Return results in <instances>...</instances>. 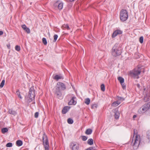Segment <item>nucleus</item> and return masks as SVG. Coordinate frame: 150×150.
Masks as SVG:
<instances>
[{
	"instance_id": "nucleus-39",
	"label": "nucleus",
	"mask_w": 150,
	"mask_h": 150,
	"mask_svg": "<svg viewBox=\"0 0 150 150\" xmlns=\"http://www.w3.org/2000/svg\"><path fill=\"white\" fill-rule=\"evenodd\" d=\"M139 42L140 43H142L143 42V37L142 36H141L139 38Z\"/></svg>"
},
{
	"instance_id": "nucleus-34",
	"label": "nucleus",
	"mask_w": 150,
	"mask_h": 150,
	"mask_svg": "<svg viewBox=\"0 0 150 150\" xmlns=\"http://www.w3.org/2000/svg\"><path fill=\"white\" fill-rule=\"evenodd\" d=\"M15 50L18 51H19L21 50L20 46L18 45H16L15 46Z\"/></svg>"
},
{
	"instance_id": "nucleus-36",
	"label": "nucleus",
	"mask_w": 150,
	"mask_h": 150,
	"mask_svg": "<svg viewBox=\"0 0 150 150\" xmlns=\"http://www.w3.org/2000/svg\"><path fill=\"white\" fill-rule=\"evenodd\" d=\"M95 147H94L91 146L85 150H95Z\"/></svg>"
},
{
	"instance_id": "nucleus-25",
	"label": "nucleus",
	"mask_w": 150,
	"mask_h": 150,
	"mask_svg": "<svg viewBox=\"0 0 150 150\" xmlns=\"http://www.w3.org/2000/svg\"><path fill=\"white\" fill-rule=\"evenodd\" d=\"M67 122L70 124H73L74 122L73 120L71 118H69L67 120Z\"/></svg>"
},
{
	"instance_id": "nucleus-30",
	"label": "nucleus",
	"mask_w": 150,
	"mask_h": 150,
	"mask_svg": "<svg viewBox=\"0 0 150 150\" xmlns=\"http://www.w3.org/2000/svg\"><path fill=\"white\" fill-rule=\"evenodd\" d=\"M53 37H54V40H53V42H55L56 41L57 39V38L58 35L56 34H55L54 35Z\"/></svg>"
},
{
	"instance_id": "nucleus-45",
	"label": "nucleus",
	"mask_w": 150,
	"mask_h": 150,
	"mask_svg": "<svg viewBox=\"0 0 150 150\" xmlns=\"http://www.w3.org/2000/svg\"><path fill=\"white\" fill-rule=\"evenodd\" d=\"M3 32L2 31H1V35H3Z\"/></svg>"
},
{
	"instance_id": "nucleus-12",
	"label": "nucleus",
	"mask_w": 150,
	"mask_h": 150,
	"mask_svg": "<svg viewBox=\"0 0 150 150\" xmlns=\"http://www.w3.org/2000/svg\"><path fill=\"white\" fill-rule=\"evenodd\" d=\"M122 31L119 30H117L113 32L112 35V38H114L118 35L121 34L122 33Z\"/></svg>"
},
{
	"instance_id": "nucleus-16",
	"label": "nucleus",
	"mask_w": 150,
	"mask_h": 150,
	"mask_svg": "<svg viewBox=\"0 0 150 150\" xmlns=\"http://www.w3.org/2000/svg\"><path fill=\"white\" fill-rule=\"evenodd\" d=\"M16 144L18 146H21L23 144V142L20 140H18L16 142Z\"/></svg>"
},
{
	"instance_id": "nucleus-47",
	"label": "nucleus",
	"mask_w": 150,
	"mask_h": 150,
	"mask_svg": "<svg viewBox=\"0 0 150 150\" xmlns=\"http://www.w3.org/2000/svg\"><path fill=\"white\" fill-rule=\"evenodd\" d=\"M7 46L9 48V49H10V45H7Z\"/></svg>"
},
{
	"instance_id": "nucleus-5",
	"label": "nucleus",
	"mask_w": 150,
	"mask_h": 150,
	"mask_svg": "<svg viewBox=\"0 0 150 150\" xmlns=\"http://www.w3.org/2000/svg\"><path fill=\"white\" fill-rule=\"evenodd\" d=\"M128 17V12L125 9H122L120 12V20L122 22L126 21Z\"/></svg>"
},
{
	"instance_id": "nucleus-40",
	"label": "nucleus",
	"mask_w": 150,
	"mask_h": 150,
	"mask_svg": "<svg viewBox=\"0 0 150 150\" xmlns=\"http://www.w3.org/2000/svg\"><path fill=\"white\" fill-rule=\"evenodd\" d=\"M24 30L28 33H30V30L29 28H27Z\"/></svg>"
},
{
	"instance_id": "nucleus-26",
	"label": "nucleus",
	"mask_w": 150,
	"mask_h": 150,
	"mask_svg": "<svg viewBox=\"0 0 150 150\" xmlns=\"http://www.w3.org/2000/svg\"><path fill=\"white\" fill-rule=\"evenodd\" d=\"M16 94L18 96V98H19L20 99H22V98L21 96V95L20 92L19 90H18L16 91Z\"/></svg>"
},
{
	"instance_id": "nucleus-33",
	"label": "nucleus",
	"mask_w": 150,
	"mask_h": 150,
	"mask_svg": "<svg viewBox=\"0 0 150 150\" xmlns=\"http://www.w3.org/2000/svg\"><path fill=\"white\" fill-rule=\"evenodd\" d=\"M13 144L12 143L9 142L6 144V146L7 147H11L12 146Z\"/></svg>"
},
{
	"instance_id": "nucleus-3",
	"label": "nucleus",
	"mask_w": 150,
	"mask_h": 150,
	"mask_svg": "<svg viewBox=\"0 0 150 150\" xmlns=\"http://www.w3.org/2000/svg\"><path fill=\"white\" fill-rule=\"evenodd\" d=\"M141 69L140 67H138L135 68L129 73V74L131 76L134 78L138 79L139 76L141 73Z\"/></svg>"
},
{
	"instance_id": "nucleus-48",
	"label": "nucleus",
	"mask_w": 150,
	"mask_h": 150,
	"mask_svg": "<svg viewBox=\"0 0 150 150\" xmlns=\"http://www.w3.org/2000/svg\"><path fill=\"white\" fill-rule=\"evenodd\" d=\"M5 36H6V34H5Z\"/></svg>"
},
{
	"instance_id": "nucleus-27",
	"label": "nucleus",
	"mask_w": 150,
	"mask_h": 150,
	"mask_svg": "<svg viewBox=\"0 0 150 150\" xmlns=\"http://www.w3.org/2000/svg\"><path fill=\"white\" fill-rule=\"evenodd\" d=\"M59 1H57L54 4L53 6L55 8H58Z\"/></svg>"
},
{
	"instance_id": "nucleus-14",
	"label": "nucleus",
	"mask_w": 150,
	"mask_h": 150,
	"mask_svg": "<svg viewBox=\"0 0 150 150\" xmlns=\"http://www.w3.org/2000/svg\"><path fill=\"white\" fill-rule=\"evenodd\" d=\"M70 107L65 106L64 107L62 110V113L63 114H66L69 110Z\"/></svg>"
},
{
	"instance_id": "nucleus-20",
	"label": "nucleus",
	"mask_w": 150,
	"mask_h": 150,
	"mask_svg": "<svg viewBox=\"0 0 150 150\" xmlns=\"http://www.w3.org/2000/svg\"><path fill=\"white\" fill-rule=\"evenodd\" d=\"M92 132V130L91 129H87L86 130L85 133L87 135L91 134Z\"/></svg>"
},
{
	"instance_id": "nucleus-43",
	"label": "nucleus",
	"mask_w": 150,
	"mask_h": 150,
	"mask_svg": "<svg viewBox=\"0 0 150 150\" xmlns=\"http://www.w3.org/2000/svg\"><path fill=\"white\" fill-rule=\"evenodd\" d=\"M21 27L24 30L27 28L25 24L22 25Z\"/></svg>"
},
{
	"instance_id": "nucleus-46",
	"label": "nucleus",
	"mask_w": 150,
	"mask_h": 150,
	"mask_svg": "<svg viewBox=\"0 0 150 150\" xmlns=\"http://www.w3.org/2000/svg\"><path fill=\"white\" fill-rule=\"evenodd\" d=\"M137 117V115H134L133 116V118H135V117Z\"/></svg>"
},
{
	"instance_id": "nucleus-22",
	"label": "nucleus",
	"mask_w": 150,
	"mask_h": 150,
	"mask_svg": "<svg viewBox=\"0 0 150 150\" xmlns=\"http://www.w3.org/2000/svg\"><path fill=\"white\" fill-rule=\"evenodd\" d=\"M8 131V129L6 127L2 128L1 130V132L3 134H5Z\"/></svg>"
},
{
	"instance_id": "nucleus-35",
	"label": "nucleus",
	"mask_w": 150,
	"mask_h": 150,
	"mask_svg": "<svg viewBox=\"0 0 150 150\" xmlns=\"http://www.w3.org/2000/svg\"><path fill=\"white\" fill-rule=\"evenodd\" d=\"M81 137L82 140L83 141H85L87 139V137L86 136H82Z\"/></svg>"
},
{
	"instance_id": "nucleus-31",
	"label": "nucleus",
	"mask_w": 150,
	"mask_h": 150,
	"mask_svg": "<svg viewBox=\"0 0 150 150\" xmlns=\"http://www.w3.org/2000/svg\"><path fill=\"white\" fill-rule=\"evenodd\" d=\"M101 88L102 91H105V86L104 84H102L101 85Z\"/></svg>"
},
{
	"instance_id": "nucleus-44",
	"label": "nucleus",
	"mask_w": 150,
	"mask_h": 150,
	"mask_svg": "<svg viewBox=\"0 0 150 150\" xmlns=\"http://www.w3.org/2000/svg\"><path fill=\"white\" fill-rule=\"evenodd\" d=\"M122 86V88L123 89H126V86L125 85V84H124V83L122 84H121Z\"/></svg>"
},
{
	"instance_id": "nucleus-9",
	"label": "nucleus",
	"mask_w": 150,
	"mask_h": 150,
	"mask_svg": "<svg viewBox=\"0 0 150 150\" xmlns=\"http://www.w3.org/2000/svg\"><path fill=\"white\" fill-rule=\"evenodd\" d=\"M142 111L144 112L150 108V103H147L143 105L141 108Z\"/></svg>"
},
{
	"instance_id": "nucleus-2",
	"label": "nucleus",
	"mask_w": 150,
	"mask_h": 150,
	"mask_svg": "<svg viewBox=\"0 0 150 150\" xmlns=\"http://www.w3.org/2000/svg\"><path fill=\"white\" fill-rule=\"evenodd\" d=\"M35 90L33 86L30 89L28 93V97H25V99L28 103H30L35 99Z\"/></svg>"
},
{
	"instance_id": "nucleus-23",
	"label": "nucleus",
	"mask_w": 150,
	"mask_h": 150,
	"mask_svg": "<svg viewBox=\"0 0 150 150\" xmlns=\"http://www.w3.org/2000/svg\"><path fill=\"white\" fill-rule=\"evenodd\" d=\"M118 79L120 82L121 84H122L124 81V79L121 77H119L118 78Z\"/></svg>"
},
{
	"instance_id": "nucleus-24",
	"label": "nucleus",
	"mask_w": 150,
	"mask_h": 150,
	"mask_svg": "<svg viewBox=\"0 0 150 150\" xmlns=\"http://www.w3.org/2000/svg\"><path fill=\"white\" fill-rule=\"evenodd\" d=\"M90 99L89 98H86L85 100V103L87 105H89L90 102Z\"/></svg>"
},
{
	"instance_id": "nucleus-7",
	"label": "nucleus",
	"mask_w": 150,
	"mask_h": 150,
	"mask_svg": "<svg viewBox=\"0 0 150 150\" xmlns=\"http://www.w3.org/2000/svg\"><path fill=\"white\" fill-rule=\"evenodd\" d=\"M69 147L72 150H78L79 149V144L75 142H71Z\"/></svg>"
},
{
	"instance_id": "nucleus-41",
	"label": "nucleus",
	"mask_w": 150,
	"mask_h": 150,
	"mask_svg": "<svg viewBox=\"0 0 150 150\" xmlns=\"http://www.w3.org/2000/svg\"><path fill=\"white\" fill-rule=\"evenodd\" d=\"M98 105L96 104H93L91 106V108H96L97 107Z\"/></svg>"
},
{
	"instance_id": "nucleus-6",
	"label": "nucleus",
	"mask_w": 150,
	"mask_h": 150,
	"mask_svg": "<svg viewBox=\"0 0 150 150\" xmlns=\"http://www.w3.org/2000/svg\"><path fill=\"white\" fill-rule=\"evenodd\" d=\"M43 143L45 150H49V145L48 139L47 135H44L42 137Z\"/></svg>"
},
{
	"instance_id": "nucleus-13",
	"label": "nucleus",
	"mask_w": 150,
	"mask_h": 150,
	"mask_svg": "<svg viewBox=\"0 0 150 150\" xmlns=\"http://www.w3.org/2000/svg\"><path fill=\"white\" fill-rule=\"evenodd\" d=\"M52 76L53 79L57 81H58L60 79H63V77L57 74L55 75H53Z\"/></svg>"
},
{
	"instance_id": "nucleus-38",
	"label": "nucleus",
	"mask_w": 150,
	"mask_h": 150,
	"mask_svg": "<svg viewBox=\"0 0 150 150\" xmlns=\"http://www.w3.org/2000/svg\"><path fill=\"white\" fill-rule=\"evenodd\" d=\"M115 117L116 119H118L119 117V114L117 113V112L115 113Z\"/></svg>"
},
{
	"instance_id": "nucleus-1",
	"label": "nucleus",
	"mask_w": 150,
	"mask_h": 150,
	"mask_svg": "<svg viewBox=\"0 0 150 150\" xmlns=\"http://www.w3.org/2000/svg\"><path fill=\"white\" fill-rule=\"evenodd\" d=\"M134 136L135 137L134 139H133L132 144L134 149H137L140 144V137L139 135H138L137 131H136L135 129L134 130L133 137Z\"/></svg>"
},
{
	"instance_id": "nucleus-11",
	"label": "nucleus",
	"mask_w": 150,
	"mask_h": 150,
	"mask_svg": "<svg viewBox=\"0 0 150 150\" xmlns=\"http://www.w3.org/2000/svg\"><path fill=\"white\" fill-rule=\"evenodd\" d=\"M71 99L69 102L68 104L69 105H75L76 103V97L74 96H71Z\"/></svg>"
},
{
	"instance_id": "nucleus-15",
	"label": "nucleus",
	"mask_w": 150,
	"mask_h": 150,
	"mask_svg": "<svg viewBox=\"0 0 150 150\" xmlns=\"http://www.w3.org/2000/svg\"><path fill=\"white\" fill-rule=\"evenodd\" d=\"M8 112L10 114L15 116L17 114L16 112L12 109H9L8 111Z\"/></svg>"
},
{
	"instance_id": "nucleus-21",
	"label": "nucleus",
	"mask_w": 150,
	"mask_h": 150,
	"mask_svg": "<svg viewBox=\"0 0 150 150\" xmlns=\"http://www.w3.org/2000/svg\"><path fill=\"white\" fill-rule=\"evenodd\" d=\"M63 4L62 2H60L59 1V4L58 8L59 10H61L62 9L63 7Z\"/></svg>"
},
{
	"instance_id": "nucleus-29",
	"label": "nucleus",
	"mask_w": 150,
	"mask_h": 150,
	"mask_svg": "<svg viewBox=\"0 0 150 150\" xmlns=\"http://www.w3.org/2000/svg\"><path fill=\"white\" fill-rule=\"evenodd\" d=\"M42 42L45 45H46L47 43V40L45 38H43L42 39Z\"/></svg>"
},
{
	"instance_id": "nucleus-18",
	"label": "nucleus",
	"mask_w": 150,
	"mask_h": 150,
	"mask_svg": "<svg viewBox=\"0 0 150 150\" xmlns=\"http://www.w3.org/2000/svg\"><path fill=\"white\" fill-rule=\"evenodd\" d=\"M121 102L119 101H117L114 102L112 104V106L114 107H116L119 105Z\"/></svg>"
},
{
	"instance_id": "nucleus-4",
	"label": "nucleus",
	"mask_w": 150,
	"mask_h": 150,
	"mask_svg": "<svg viewBox=\"0 0 150 150\" xmlns=\"http://www.w3.org/2000/svg\"><path fill=\"white\" fill-rule=\"evenodd\" d=\"M119 49V44L116 43L112 50V55L114 57L120 55L121 52Z\"/></svg>"
},
{
	"instance_id": "nucleus-19",
	"label": "nucleus",
	"mask_w": 150,
	"mask_h": 150,
	"mask_svg": "<svg viewBox=\"0 0 150 150\" xmlns=\"http://www.w3.org/2000/svg\"><path fill=\"white\" fill-rule=\"evenodd\" d=\"M87 143L90 145H92L93 144V141L92 139H89L87 141Z\"/></svg>"
},
{
	"instance_id": "nucleus-37",
	"label": "nucleus",
	"mask_w": 150,
	"mask_h": 150,
	"mask_svg": "<svg viewBox=\"0 0 150 150\" xmlns=\"http://www.w3.org/2000/svg\"><path fill=\"white\" fill-rule=\"evenodd\" d=\"M5 82V80H3L1 82V88H2L4 86V85Z\"/></svg>"
},
{
	"instance_id": "nucleus-28",
	"label": "nucleus",
	"mask_w": 150,
	"mask_h": 150,
	"mask_svg": "<svg viewBox=\"0 0 150 150\" xmlns=\"http://www.w3.org/2000/svg\"><path fill=\"white\" fill-rule=\"evenodd\" d=\"M146 137L149 141L150 140V131H148L146 132Z\"/></svg>"
},
{
	"instance_id": "nucleus-8",
	"label": "nucleus",
	"mask_w": 150,
	"mask_h": 150,
	"mask_svg": "<svg viewBox=\"0 0 150 150\" xmlns=\"http://www.w3.org/2000/svg\"><path fill=\"white\" fill-rule=\"evenodd\" d=\"M55 95L56 97L58 98L61 99L62 98V93L60 89H59V88H56L54 92Z\"/></svg>"
},
{
	"instance_id": "nucleus-32",
	"label": "nucleus",
	"mask_w": 150,
	"mask_h": 150,
	"mask_svg": "<svg viewBox=\"0 0 150 150\" xmlns=\"http://www.w3.org/2000/svg\"><path fill=\"white\" fill-rule=\"evenodd\" d=\"M117 100H119L123 101L125 100V99L122 97L117 96Z\"/></svg>"
},
{
	"instance_id": "nucleus-17",
	"label": "nucleus",
	"mask_w": 150,
	"mask_h": 150,
	"mask_svg": "<svg viewBox=\"0 0 150 150\" xmlns=\"http://www.w3.org/2000/svg\"><path fill=\"white\" fill-rule=\"evenodd\" d=\"M62 28L63 30H64L65 29H66L68 30L70 29L69 25L67 24H64L62 26Z\"/></svg>"
},
{
	"instance_id": "nucleus-10",
	"label": "nucleus",
	"mask_w": 150,
	"mask_h": 150,
	"mask_svg": "<svg viewBox=\"0 0 150 150\" xmlns=\"http://www.w3.org/2000/svg\"><path fill=\"white\" fill-rule=\"evenodd\" d=\"M56 88H59V89H60L61 88L62 90L63 91L66 89V86L64 84L60 82L57 83Z\"/></svg>"
},
{
	"instance_id": "nucleus-42",
	"label": "nucleus",
	"mask_w": 150,
	"mask_h": 150,
	"mask_svg": "<svg viewBox=\"0 0 150 150\" xmlns=\"http://www.w3.org/2000/svg\"><path fill=\"white\" fill-rule=\"evenodd\" d=\"M39 115V113L38 112H36L34 115L35 117L36 118H37L38 117Z\"/></svg>"
}]
</instances>
